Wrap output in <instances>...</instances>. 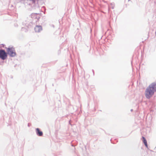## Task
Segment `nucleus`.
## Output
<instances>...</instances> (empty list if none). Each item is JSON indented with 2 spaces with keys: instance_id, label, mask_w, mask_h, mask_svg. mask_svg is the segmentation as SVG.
I'll return each mask as SVG.
<instances>
[{
  "instance_id": "f257e3e1",
  "label": "nucleus",
  "mask_w": 156,
  "mask_h": 156,
  "mask_svg": "<svg viewBox=\"0 0 156 156\" xmlns=\"http://www.w3.org/2000/svg\"><path fill=\"white\" fill-rule=\"evenodd\" d=\"M156 91V83L153 82L150 84L146 89L145 95L146 98L148 99H150L154 94Z\"/></svg>"
},
{
  "instance_id": "f03ea898",
  "label": "nucleus",
  "mask_w": 156,
  "mask_h": 156,
  "mask_svg": "<svg viewBox=\"0 0 156 156\" xmlns=\"http://www.w3.org/2000/svg\"><path fill=\"white\" fill-rule=\"evenodd\" d=\"M6 49L7 54L11 57H14L16 55L15 48L13 47L9 46V47H5Z\"/></svg>"
},
{
  "instance_id": "7ed1b4c3",
  "label": "nucleus",
  "mask_w": 156,
  "mask_h": 156,
  "mask_svg": "<svg viewBox=\"0 0 156 156\" xmlns=\"http://www.w3.org/2000/svg\"><path fill=\"white\" fill-rule=\"evenodd\" d=\"M8 54L4 49H0V58L1 59L4 60L7 58Z\"/></svg>"
},
{
  "instance_id": "20e7f679",
  "label": "nucleus",
  "mask_w": 156,
  "mask_h": 156,
  "mask_svg": "<svg viewBox=\"0 0 156 156\" xmlns=\"http://www.w3.org/2000/svg\"><path fill=\"white\" fill-rule=\"evenodd\" d=\"M30 16L34 20V22H33L34 23V22H37L38 21L41 16L39 13H32L30 15Z\"/></svg>"
},
{
  "instance_id": "39448f33",
  "label": "nucleus",
  "mask_w": 156,
  "mask_h": 156,
  "mask_svg": "<svg viewBox=\"0 0 156 156\" xmlns=\"http://www.w3.org/2000/svg\"><path fill=\"white\" fill-rule=\"evenodd\" d=\"M42 30V27L41 25H36L34 28V30L36 32H40Z\"/></svg>"
},
{
  "instance_id": "423d86ee",
  "label": "nucleus",
  "mask_w": 156,
  "mask_h": 156,
  "mask_svg": "<svg viewBox=\"0 0 156 156\" xmlns=\"http://www.w3.org/2000/svg\"><path fill=\"white\" fill-rule=\"evenodd\" d=\"M36 134L39 136H41L43 135V133L39 128H37L35 129Z\"/></svg>"
},
{
  "instance_id": "0eeeda50",
  "label": "nucleus",
  "mask_w": 156,
  "mask_h": 156,
  "mask_svg": "<svg viewBox=\"0 0 156 156\" xmlns=\"http://www.w3.org/2000/svg\"><path fill=\"white\" fill-rule=\"evenodd\" d=\"M115 7V5L114 4H113L112 3H111L110 4V5L109 6L108 9V11L109 12L110 11V9L111 8L112 9H114Z\"/></svg>"
},
{
  "instance_id": "6e6552de",
  "label": "nucleus",
  "mask_w": 156,
  "mask_h": 156,
  "mask_svg": "<svg viewBox=\"0 0 156 156\" xmlns=\"http://www.w3.org/2000/svg\"><path fill=\"white\" fill-rule=\"evenodd\" d=\"M142 140L143 143H144V144L147 143V141L146 138H145V137L144 136H142Z\"/></svg>"
},
{
  "instance_id": "1a4fd4ad",
  "label": "nucleus",
  "mask_w": 156,
  "mask_h": 156,
  "mask_svg": "<svg viewBox=\"0 0 156 156\" xmlns=\"http://www.w3.org/2000/svg\"><path fill=\"white\" fill-rule=\"evenodd\" d=\"M152 102L154 103H156V96H154L153 98Z\"/></svg>"
},
{
  "instance_id": "9d476101",
  "label": "nucleus",
  "mask_w": 156,
  "mask_h": 156,
  "mask_svg": "<svg viewBox=\"0 0 156 156\" xmlns=\"http://www.w3.org/2000/svg\"><path fill=\"white\" fill-rule=\"evenodd\" d=\"M9 8H10L11 9V10H12V9H13V5H9Z\"/></svg>"
},
{
  "instance_id": "9b49d317",
  "label": "nucleus",
  "mask_w": 156,
  "mask_h": 156,
  "mask_svg": "<svg viewBox=\"0 0 156 156\" xmlns=\"http://www.w3.org/2000/svg\"><path fill=\"white\" fill-rule=\"evenodd\" d=\"M5 45L4 44H0V48H4Z\"/></svg>"
},
{
  "instance_id": "f8f14e48",
  "label": "nucleus",
  "mask_w": 156,
  "mask_h": 156,
  "mask_svg": "<svg viewBox=\"0 0 156 156\" xmlns=\"http://www.w3.org/2000/svg\"><path fill=\"white\" fill-rule=\"evenodd\" d=\"M145 146L147 147V148L149 149L148 148V145L147 143L144 144Z\"/></svg>"
},
{
  "instance_id": "ddd939ff",
  "label": "nucleus",
  "mask_w": 156,
  "mask_h": 156,
  "mask_svg": "<svg viewBox=\"0 0 156 156\" xmlns=\"http://www.w3.org/2000/svg\"><path fill=\"white\" fill-rule=\"evenodd\" d=\"M14 26L15 27H17L18 26V24L17 23H15L14 24Z\"/></svg>"
},
{
  "instance_id": "4468645a",
  "label": "nucleus",
  "mask_w": 156,
  "mask_h": 156,
  "mask_svg": "<svg viewBox=\"0 0 156 156\" xmlns=\"http://www.w3.org/2000/svg\"><path fill=\"white\" fill-rule=\"evenodd\" d=\"M23 24L26 25V26H27V25L28 24V23H26L25 22H23Z\"/></svg>"
},
{
  "instance_id": "2eb2a0df",
  "label": "nucleus",
  "mask_w": 156,
  "mask_h": 156,
  "mask_svg": "<svg viewBox=\"0 0 156 156\" xmlns=\"http://www.w3.org/2000/svg\"><path fill=\"white\" fill-rule=\"evenodd\" d=\"M31 125L30 123H28L27 124V126L28 127H30V126Z\"/></svg>"
},
{
  "instance_id": "dca6fc26",
  "label": "nucleus",
  "mask_w": 156,
  "mask_h": 156,
  "mask_svg": "<svg viewBox=\"0 0 156 156\" xmlns=\"http://www.w3.org/2000/svg\"><path fill=\"white\" fill-rule=\"evenodd\" d=\"M92 71L93 73V75H94V69H92Z\"/></svg>"
},
{
  "instance_id": "f3484780",
  "label": "nucleus",
  "mask_w": 156,
  "mask_h": 156,
  "mask_svg": "<svg viewBox=\"0 0 156 156\" xmlns=\"http://www.w3.org/2000/svg\"><path fill=\"white\" fill-rule=\"evenodd\" d=\"M71 121L70 120L69 121V123L70 124V125H71Z\"/></svg>"
},
{
  "instance_id": "a211bd4d",
  "label": "nucleus",
  "mask_w": 156,
  "mask_h": 156,
  "mask_svg": "<svg viewBox=\"0 0 156 156\" xmlns=\"http://www.w3.org/2000/svg\"><path fill=\"white\" fill-rule=\"evenodd\" d=\"M133 109H131L130 111H131V112H132V111H133Z\"/></svg>"
},
{
  "instance_id": "6ab92c4d",
  "label": "nucleus",
  "mask_w": 156,
  "mask_h": 156,
  "mask_svg": "<svg viewBox=\"0 0 156 156\" xmlns=\"http://www.w3.org/2000/svg\"><path fill=\"white\" fill-rule=\"evenodd\" d=\"M72 146H73V147H74V146L73 145V144H72Z\"/></svg>"
}]
</instances>
